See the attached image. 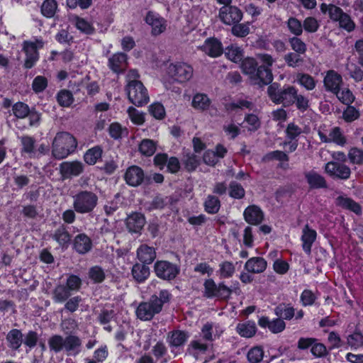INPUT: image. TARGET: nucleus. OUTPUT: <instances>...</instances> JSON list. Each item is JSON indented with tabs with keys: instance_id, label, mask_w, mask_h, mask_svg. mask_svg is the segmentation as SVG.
Wrapping results in <instances>:
<instances>
[{
	"instance_id": "1",
	"label": "nucleus",
	"mask_w": 363,
	"mask_h": 363,
	"mask_svg": "<svg viewBox=\"0 0 363 363\" xmlns=\"http://www.w3.org/2000/svg\"><path fill=\"white\" fill-rule=\"evenodd\" d=\"M48 343L50 351L55 354L63 352L68 357H76L82 352V340L75 335H53Z\"/></svg>"
},
{
	"instance_id": "2",
	"label": "nucleus",
	"mask_w": 363,
	"mask_h": 363,
	"mask_svg": "<svg viewBox=\"0 0 363 363\" xmlns=\"http://www.w3.org/2000/svg\"><path fill=\"white\" fill-rule=\"evenodd\" d=\"M77 145V140L73 135L68 132H60L52 143V155L58 160L66 158L75 152Z\"/></svg>"
},
{
	"instance_id": "3",
	"label": "nucleus",
	"mask_w": 363,
	"mask_h": 363,
	"mask_svg": "<svg viewBox=\"0 0 363 363\" xmlns=\"http://www.w3.org/2000/svg\"><path fill=\"white\" fill-rule=\"evenodd\" d=\"M280 84L272 83L267 88V94L270 99L276 104H282L284 107H289L294 104V99L298 92L297 89L291 85H285L279 89Z\"/></svg>"
},
{
	"instance_id": "4",
	"label": "nucleus",
	"mask_w": 363,
	"mask_h": 363,
	"mask_svg": "<svg viewBox=\"0 0 363 363\" xmlns=\"http://www.w3.org/2000/svg\"><path fill=\"white\" fill-rule=\"evenodd\" d=\"M72 207L79 214H91L98 204V196L91 191L80 190L73 196Z\"/></svg>"
},
{
	"instance_id": "5",
	"label": "nucleus",
	"mask_w": 363,
	"mask_h": 363,
	"mask_svg": "<svg viewBox=\"0 0 363 363\" xmlns=\"http://www.w3.org/2000/svg\"><path fill=\"white\" fill-rule=\"evenodd\" d=\"M125 91L129 101L135 106H143L149 101L147 90L139 80L130 81L125 86Z\"/></svg>"
},
{
	"instance_id": "6",
	"label": "nucleus",
	"mask_w": 363,
	"mask_h": 363,
	"mask_svg": "<svg viewBox=\"0 0 363 363\" xmlns=\"http://www.w3.org/2000/svg\"><path fill=\"white\" fill-rule=\"evenodd\" d=\"M155 276L162 280L171 283L180 274V265L168 260H157L153 266Z\"/></svg>"
},
{
	"instance_id": "7",
	"label": "nucleus",
	"mask_w": 363,
	"mask_h": 363,
	"mask_svg": "<svg viewBox=\"0 0 363 363\" xmlns=\"http://www.w3.org/2000/svg\"><path fill=\"white\" fill-rule=\"evenodd\" d=\"M203 288V295L207 298H217L228 301L233 294V290L225 285L224 281H220L216 284L215 281L211 278L205 279Z\"/></svg>"
},
{
	"instance_id": "8",
	"label": "nucleus",
	"mask_w": 363,
	"mask_h": 363,
	"mask_svg": "<svg viewBox=\"0 0 363 363\" xmlns=\"http://www.w3.org/2000/svg\"><path fill=\"white\" fill-rule=\"evenodd\" d=\"M193 67L184 62L170 63L167 69L169 77L180 84L190 80L193 76Z\"/></svg>"
},
{
	"instance_id": "9",
	"label": "nucleus",
	"mask_w": 363,
	"mask_h": 363,
	"mask_svg": "<svg viewBox=\"0 0 363 363\" xmlns=\"http://www.w3.org/2000/svg\"><path fill=\"white\" fill-rule=\"evenodd\" d=\"M325 172L334 180L346 181L350 178L352 172L347 164L340 162L330 161L325 164Z\"/></svg>"
},
{
	"instance_id": "10",
	"label": "nucleus",
	"mask_w": 363,
	"mask_h": 363,
	"mask_svg": "<svg viewBox=\"0 0 363 363\" xmlns=\"http://www.w3.org/2000/svg\"><path fill=\"white\" fill-rule=\"evenodd\" d=\"M84 164L79 160L65 161L60 164L59 171L63 180L79 177L84 171Z\"/></svg>"
},
{
	"instance_id": "11",
	"label": "nucleus",
	"mask_w": 363,
	"mask_h": 363,
	"mask_svg": "<svg viewBox=\"0 0 363 363\" xmlns=\"http://www.w3.org/2000/svg\"><path fill=\"white\" fill-rule=\"evenodd\" d=\"M160 307L150 298L148 301H142L139 303L135 310L136 316L142 321L151 320L155 315L162 311Z\"/></svg>"
},
{
	"instance_id": "12",
	"label": "nucleus",
	"mask_w": 363,
	"mask_h": 363,
	"mask_svg": "<svg viewBox=\"0 0 363 363\" xmlns=\"http://www.w3.org/2000/svg\"><path fill=\"white\" fill-rule=\"evenodd\" d=\"M219 18L222 23L228 26H232L239 23L242 19L243 13L236 6H222L219 9Z\"/></svg>"
},
{
	"instance_id": "13",
	"label": "nucleus",
	"mask_w": 363,
	"mask_h": 363,
	"mask_svg": "<svg viewBox=\"0 0 363 363\" xmlns=\"http://www.w3.org/2000/svg\"><path fill=\"white\" fill-rule=\"evenodd\" d=\"M144 21L151 27V35L153 36H157L166 30L167 21L156 12L147 11Z\"/></svg>"
},
{
	"instance_id": "14",
	"label": "nucleus",
	"mask_w": 363,
	"mask_h": 363,
	"mask_svg": "<svg viewBox=\"0 0 363 363\" xmlns=\"http://www.w3.org/2000/svg\"><path fill=\"white\" fill-rule=\"evenodd\" d=\"M125 223L129 233L141 234V231L146 223V218L143 213L135 211L128 215Z\"/></svg>"
},
{
	"instance_id": "15",
	"label": "nucleus",
	"mask_w": 363,
	"mask_h": 363,
	"mask_svg": "<svg viewBox=\"0 0 363 363\" xmlns=\"http://www.w3.org/2000/svg\"><path fill=\"white\" fill-rule=\"evenodd\" d=\"M257 323L260 328H267L273 334L281 333L286 327L285 321L277 316L270 320L268 316L262 315L259 318Z\"/></svg>"
},
{
	"instance_id": "16",
	"label": "nucleus",
	"mask_w": 363,
	"mask_h": 363,
	"mask_svg": "<svg viewBox=\"0 0 363 363\" xmlns=\"http://www.w3.org/2000/svg\"><path fill=\"white\" fill-rule=\"evenodd\" d=\"M342 83V77L340 74L333 69L327 71L323 79V84L326 91L337 94Z\"/></svg>"
},
{
	"instance_id": "17",
	"label": "nucleus",
	"mask_w": 363,
	"mask_h": 363,
	"mask_svg": "<svg viewBox=\"0 0 363 363\" xmlns=\"http://www.w3.org/2000/svg\"><path fill=\"white\" fill-rule=\"evenodd\" d=\"M274 76L272 69H266L264 66H259L250 81L259 87L262 88L272 84Z\"/></svg>"
},
{
	"instance_id": "18",
	"label": "nucleus",
	"mask_w": 363,
	"mask_h": 363,
	"mask_svg": "<svg viewBox=\"0 0 363 363\" xmlns=\"http://www.w3.org/2000/svg\"><path fill=\"white\" fill-rule=\"evenodd\" d=\"M124 179L126 184L130 186H138L145 180V174L143 169L137 165H132L127 168Z\"/></svg>"
},
{
	"instance_id": "19",
	"label": "nucleus",
	"mask_w": 363,
	"mask_h": 363,
	"mask_svg": "<svg viewBox=\"0 0 363 363\" xmlns=\"http://www.w3.org/2000/svg\"><path fill=\"white\" fill-rule=\"evenodd\" d=\"M190 337L186 330H173L168 333L167 341L170 348H179L184 346Z\"/></svg>"
},
{
	"instance_id": "20",
	"label": "nucleus",
	"mask_w": 363,
	"mask_h": 363,
	"mask_svg": "<svg viewBox=\"0 0 363 363\" xmlns=\"http://www.w3.org/2000/svg\"><path fill=\"white\" fill-rule=\"evenodd\" d=\"M202 50L209 57L216 58L223 53V46L220 40L211 37L205 40Z\"/></svg>"
},
{
	"instance_id": "21",
	"label": "nucleus",
	"mask_w": 363,
	"mask_h": 363,
	"mask_svg": "<svg viewBox=\"0 0 363 363\" xmlns=\"http://www.w3.org/2000/svg\"><path fill=\"white\" fill-rule=\"evenodd\" d=\"M93 247L91 239L84 233L77 234L72 241V249L79 255H85Z\"/></svg>"
},
{
	"instance_id": "22",
	"label": "nucleus",
	"mask_w": 363,
	"mask_h": 363,
	"mask_svg": "<svg viewBox=\"0 0 363 363\" xmlns=\"http://www.w3.org/2000/svg\"><path fill=\"white\" fill-rule=\"evenodd\" d=\"M243 217L248 224L258 225L263 221L264 215L260 207L250 205L244 210Z\"/></svg>"
},
{
	"instance_id": "23",
	"label": "nucleus",
	"mask_w": 363,
	"mask_h": 363,
	"mask_svg": "<svg viewBox=\"0 0 363 363\" xmlns=\"http://www.w3.org/2000/svg\"><path fill=\"white\" fill-rule=\"evenodd\" d=\"M316 238L317 232L315 230L310 228L308 224H306L302 230V235L301 237L302 249L306 254H311L313 244L315 241Z\"/></svg>"
},
{
	"instance_id": "24",
	"label": "nucleus",
	"mask_w": 363,
	"mask_h": 363,
	"mask_svg": "<svg viewBox=\"0 0 363 363\" xmlns=\"http://www.w3.org/2000/svg\"><path fill=\"white\" fill-rule=\"evenodd\" d=\"M62 250H67L72 241V235L67 230L65 224L60 225L55 231L52 236Z\"/></svg>"
},
{
	"instance_id": "25",
	"label": "nucleus",
	"mask_w": 363,
	"mask_h": 363,
	"mask_svg": "<svg viewBox=\"0 0 363 363\" xmlns=\"http://www.w3.org/2000/svg\"><path fill=\"white\" fill-rule=\"evenodd\" d=\"M267 262L262 257L250 258L245 264L244 269L249 273L259 274L265 271Z\"/></svg>"
},
{
	"instance_id": "26",
	"label": "nucleus",
	"mask_w": 363,
	"mask_h": 363,
	"mask_svg": "<svg viewBox=\"0 0 363 363\" xmlns=\"http://www.w3.org/2000/svg\"><path fill=\"white\" fill-rule=\"evenodd\" d=\"M131 274L137 283H144L150 275V269L148 264L137 262L132 267Z\"/></svg>"
},
{
	"instance_id": "27",
	"label": "nucleus",
	"mask_w": 363,
	"mask_h": 363,
	"mask_svg": "<svg viewBox=\"0 0 363 363\" xmlns=\"http://www.w3.org/2000/svg\"><path fill=\"white\" fill-rule=\"evenodd\" d=\"M137 257L140 262L150 264L156 258L155 248L146 244L140 245L137 250Z\"/></svg>"
},
{
	"instance_id": "28",
	"label": "nucleus",
	"mask_w": 363,
	"mask_h": 363,
	"mask_svg": "<svg viewBox=\"0 0 363 363\" xmlns=\"http://www.w3.org/2000/svg\"><path fill=\"white\" fill-rule=\"evenodd\" d=\"M127 60L128 56L125 53L117 52L109 57L108 66L114 73H123L124 71L123 67L127 63Z\"/></svg>"
},
{
	"instance_id": "29",
	"label": "nucleus",
	"mask_w": 363,
	"mask_h": 363,
	"mask_svg": "<svg viewBox=\"0 0 363 363\" xmlns=\"http://www.w3.org/2000/svg\"><path fill=\"white\" fill-rule=\"evenodd\" d=\"M274 313L284 321L291 320L295 316V308L291 303H279L274 308Z\"/></svg>"
},
{
	"instance_id": "30",
	"label": "nucleus",
	"mask_w": 363,
	"mask_h": 363,
	"mask_svg": "<svg viewBox=\"0 0 363 363\" xmlns=\"http://www.w3.org/2000/svg\"><path fill=\"white\" fill-rule=\"evenodd\" d=\"M104 153L103 147L99 145H95L89 148L83 155L84 162L88 165H94L102 159Z\"/></svg>"
},
{
	"instance_id": "31",
	"label": "nucleus",
	"mask_w": 363,
	"mask_h": 363,
	"mask_svg": "<svg viewBox=\"0 0 363 363\" xmlns=\"http://www.w3.org/2000/svg\"><path fill=\"white\" fill-rule=\"evenodd\" d=\"M336 205L344 209L349 210L357 215L362 213V207L359 203L351 198L339 196L336 199Z\"/></svg>"
},
{
	"instance_id": "32",
	"label": "nucleus",
	"mask_w": 363,
	"mask_h": 363,
	"mask_svg": "<svg viewBox=\"0 0 363 363\" xmlns=\"http://www.w3.org/2000/svg\"><path fill=\"white\" fill-rule=\"evenodd\" d=\"M152 354L156 363H167L170 360L167 348L162 341H158L152 348Z\"/></svg>"
},
{
	"instance_id": "33",
	"label": "nucleus",
	"mask_w": 363,
	"mask_h": 363,
	"mask_svg": "<svg viewBox=\"0 0 363 363\" xmlns=\"http://www.w3.org/2000/svg\"><path fill=\"white\" fill-rule=\"evenodd\" d=\"M72 23L82 33L90 35L95 33V28L92 23L81 16L74 15L72 18Z\"/></svg>"
},
{
	"instance_id": "34",
	"label": "nucleus",
	"mask_w": 363,
	"mask_h": 363,
	"mask_svg": "<svg viewBox=\"0 0 363 363\" xmlns=\"http://www.w3.org/2000/svg\"><path fill=\"white\" fill-rule=\"evenodd\" d=\"M8 347L12 350H18L23 343V333L21 330L11 329L6 335Z\"/></svg>"
},
{
	"instance_id": "35",
	"label": "nucleus",
	"mask_w": 363,
	"mask_h": 363,
	"mask_svg": "<svg viewBox=\"0 0 363 363\" xmlns=\"http://www.w3.org/2000/svg\"><path fill=\"white\" fill-rule=\"evenodd\" d=\"M211 104V100L206 94L196 93L193 96L191 106L195 110L201 112L207 111Z\"/></svg>"
},
{
	"instance_id": "36",
	"label": "nucleus",
	"mask_w": 363,
	"mask_h": 363,
	"mask_svg": "<svg viewBox=\"0 0 363 363\" xmlns=\"http://www.w3.org/2000/svg\"><path fill=\"white\" fill-rule=\"evenodd\" d=\"M320 11L323 14H328L329 18L333 21H339V18L344 14V11L339 6L333 4L322 3L320 5Z\"/></svg>"
},
{
	"instance_id": "37",
	"label": "nucleus",
	"mask_w": 363,
	"mask_h": 363,
	"mask_svg": "<svg viewBox=\"0 0 363 363\" xmlns=\"http://www.w3.org/2000/svg\"><path fill=\"white\" fill-rule=\"evenodd\" d=\"M236 330L241 337L250 338L255 336L257 328L253 320H247L242 323H238L236 327Z\"/></svg>"
},
{
	"instance_id": "38",
	"label": "nucleus",
	"mask_w": 363,
	"mask_h": 363,
	"mask_svg": "<svg viewBox=\"0 0 363 363\" xmlns=\"http://www.w3.org/2000/svg\"><path fill=\"white\" fill-rule=\"evenodd\" d=\"M306 181L311 189L327 188L325 179L316 172H308L306 174Z\"/></svg>"
},
{
	"instance_id": "39",
	"label": "nucleus",
	"mask_w": 363,
	"mask_h": 363,
	"mask_svg": "<svg viewBox=\"0 0 363 363\" xmlns=\"http://www.w3.org/2000/svg\"><path fill=\"white\" fill-rule=\"evenodd\" d=\"M221 206L218 197L214 195H208L203 202L204 211L208 214L217 213Z\"/></svg>"
},
{
	"instance_id": "40",
	"label": "nucleus",
	"mask_w": 363,
	"mask_h": 363,
	"mask_svg": "<svg viewBox=\"0 0 363 363\" xmlns=\"http://www.w3.org/2000/svg\"><path fill=\"white\" fill-rule=\"evenodd\" d=\"M240 68L243 74L248 76L249 79L254 74L259 65L257 60L254 57H247L243 58L240 62Z\"/></svg>"
},
{
	"instance_id": "41",
	"label": "nucleus",
	"mask_w": 363,
	"mask_h": 363,
	"mask_svg": "<svg viewBox=\"0 0 363 363\" xmlns=\"http://www.w3.org/2000/svg\"><path fill=\"white\" fill-rule=\"evenodd\" d=\"M225 55L229 60L238 63L243 59L244 51L238 46L230 45L226 48Z\"/></svg>"
},
{
	"instance_id": "42",
	"label": "nucleus",
	"mask_w": 363,
	"mask_h": 363,
	"mask_svg": "<svg viewBox=\"0 0 363 363\" xmlns=\"http://www.w3.org/2000/svg\"><path fill=\"white\" fill-rule=\"evenodd\" d=\"M108 132L109 136L116 140H119L122 139L124 135L128 134V128L122 127L118 122L111 123L108 126Z\"/></svg>"
},
{
	"instance_id": "43",
	"label": "nucleus",
	"mask_w": 363,
	"mask_h": 363,
	"mask_svg": "<svg viewBox=\"0 0 363 363\" xmlns=\"http://www.w3.org/2000/svg\"><path fill=\"white\" fill-rule=\"evenodd\" d=\"M57 6L56 0H44L40 6L41 14L47 18H51L55 15Z\"/></svg>"
},
{
	"instance_id": "44",
	"label": "nucleus",
	"mask_w": 363,
	"mask_h": 363,
	"mask_svg": "<svg viewBox=\"0 0 363 363\" xmlns=\"http://www.w3.org/2000/svg\"><path fill=\"white\" fill-rule=\"evenodd\" d=\"M296 81L308 91H312L316 86V81L314 77L307 73H298Z\"/></svg>"
},
{
	"instance_id": "45",
	"label": "nucleus",
	"mask_w": 363,
	"mask_h": 363,
	"mask_svg": "<svg viewBox=\"0 0 363 363\" xmlns=\"http://www.w3.org/2000/svg\"><path fill=\"white\" fill-rule=\"evenodd\" d=\"M56 100L62 107H69L74 102V96L71 91L61 89L56 95Z\"/></svg>"
},
{
	"instance_id": "46",
	"label": "nucleus",
	"mask_w": 363,
	"mask_h": 363,
	"mask_svg": "<svg viewBox=\"0 0 363 363\" xmlns=\"http://www.w3.org/2000/svg\"><path fill=\"white\" fill-rule=\"evenodd\" d=\"M183 164L188 172H192L200 165V159L195 154L189 152L184 155Z\"/></svg>"
},
{
	"instance_id": "47",
	"label": "nucleus",
	"mask_w": 363,
	"mask_h": 363,
	"mask_svg": "<svg viewBox=\"0 0 363 363\" xmlns=\"http://www.w3.org/2000/svg\"><path fill=\"white\" fill-rule=\"evenodd\" d=\"M12 112L16 118L23 119L29 116L30 113V109L27 104L22 101H18L13 104Z\"/></svg>"
},
{
	"instance_id": "48",
	"label": "nucleus",
	"mask_w": 363,
	"mask_h": 363,
	"mask_svg": "<svg viewBox=\"0 0 363 363\" xmlns=\"http://www.w3.org/2000/svg\"><path fill=\"white\" fill-rule=\"evenodd\" d=\"M141 155L145 157L153 155L156 151V143L150 139H143L138 146Z\"/></svg>"
},
{
	"instance_id": "49",
	"label": "nucleus",
	"mask_w": 363,
	"mask_h": 363,
	"mask_svg": "<svg viewBox=\"0 0 363 363\" xmlns=\"http://www.w3.org/2000/svg\"><path fill=\"white\" fill-rule=\"evenodd\" d=\"M88 277L94 284H101L105 280L106 274L101 266L95 265L89 268Z\"/></svg>"
},
{
	"instance_id": "50",
	"label": "nucleus",
	"mask_w": 363,
	"mask_h": 363,
	"mask_svg": "<svg viewBox=\"0 0 363 363\" xmlns=\"http://www.w3.org/2000/svg\"><path fill=\"white\" fill-rule=\"evenodd\" d=\"M235 272V265L232 262L224 261L219 264L218 274L220 279L231 278Z\"/></svg>"
},
{
	"instance_id": "51",
	"label": "nucleus",
	"mask_w": 363,
	"mask_h": 363,
	"mask_svg": "<svg viewBox=\"0 0 363 363\" xmlns=\"http://www.w3.org/2000/svg\"><path fill=\"white\" fill-rule=\"evenodd\" d=\"M71 296V291L63 284L57 285L53 291V298L57 303H63Z\"/></svg>"
},
{
	"instance_id": "52",
	"label": "nucleus",
	"mask_w": 363,
	"mask_h": 363,
	"mask_svg": "<svg viewBox=\"0 0 363 363\" xmlns=\"http://www.w3.org/2000/svg\"><path fill=\"white\" fill-rule=\"evenodd\" d=\"M299 36L289 37L288 42L294 52L298 54H305L307 51V45Z\"/></svg>"
},
{
	"instance_id": "53",
	"label": "nucleus",
	"mask_w": 363,
	"mask_h": 363,
	"mask_svg": "<svg viewBox=\"0 0 363 363\" xmlns=\"http://www.w3.org/2000/svg\"><path fill=\"white\" fill-rule=\"evenodd\" d=\"M229 196L234 199H242L245 196V190L243 186L234 181L229 184Z\"/></svg>"
},
{
	"instance_id": "54",
	"label": "nucleus",
	"mask_w": 363,
	"mask_h": 363,
	"mask_svg": "<svg viewBox=\"0 0 363 363\" xmlns=\"http://www.w3.org/2000/svg\"><path fill=\"white\" fill-rule=\"evenodd\" d=\"M289 30L294 36H300L303 33V23L296 17H289L286 21Z\"/></svg>"
},
{
	"instance_id": "55",
	"label": "nucleus",
	"mask_w": 363,
	"mask_h": 363,
	"mask_svg": "<svg viewBox=\"0 0 363 363\" xmlns=\"http://www.w3.org/2000/svg\"><path fill=\"white\" fill-rule=\"evenodd\" d=\"M231 28V33L233 35L237 38H245L246 37L250 32V23H235L232 25Z\"/></svg>"
},
{
	"instance_id": "56",
	"label": "nucleus",
	"mask_w": 363,
	"mask_h": 363,
	"mask_svg": "<svg viewBox=\"0 0 363 363\" xmlns=\"http://www.w3.org/2000/svg\"><path fill=\"white\" fill-rule=\"evenodd\" d=\"M32 89L35 94L43 92L48 86V80L45 76H36L32 82Z\"/></svg>"
},
{
	"instance_id": "57",
	"label": "nucleus",
	"mask_w": 363,
	"mask_h": 363,
	"mask_svg": "<svg viewBox=\"0 0 363 363\" xmlns=\"http://www.w3.org/2000/svg\"><path fill=\"white\" fill-rule=\"evenodd\" d=\"M264 357V350L262 346H254L248 351L247 358L250 363H259Z\"/></svg>"
},
{
	"instance_id": "58",
	"label": "nucleus",
	"mask_w": 363,
	"mask_h": 363,
	"mask_svg": "<svg viewBox=\"0 0 363 363\" xmlns=\"http://www.w3.org/2000/svg\"><path fill=\"white\" fill-rule=\"evenodd\" d=\"M44 43L42 40H36L35 42L25 40L23 44V50L25 54H39L38 50L43 48Z\"/></svg>"
},
{
	"instance_id": "59",
	"label": "nucleus",
	"mask_w": 363,
	"mask_h": 363,
	"mask_svg": "<svg viewBox=\"0 0 363 363\" xmlns=\"http://www.w3.org/2000/svg\"><path fill=\"white\" fill-rule=\"evenodd\" d=\"M338 23L339 27L348 33L352 32L356 27L354 21L352 19L351 16L347 13L344 14L339 18Z\"/></svg>"
},
{
	"instance_id": "60",
	"label": "nucleus",
	"mask_w": 363,
	"mask_h": 363,
	"mask_svg": "<svg viewBox=\"0 0 363 363\" xmlns=\"http://www.w3.org/2000/svg\"><path fill=\"white\" fill-rule=\"evenodd\" d=\"M329 137L330 143L333 142L340 146H344L347 143V139L340 127L333 128L329 133Z\"/></svg>"
},
{
	"instance_id": "61",
	"label": "nucleus",
	"mask_w": 363,
	"mask_h": 363,
	"mask_svg": "<svg viewBox=\"0 0 363 363\" xmlns=\"http://www.w3.org/2000/svg\"><path fill=\"white\" fill-rule=\"evenodd\" d=\"M172 296L171 293L168 290L162 289L159 293V296L154 294L152 295L150 298L155 303L160 306V308H161L162 311L164 304L169 303L172 298Z\"/></svg>"
},
{
	"instance_id": "62",
	"label": "nucleus",
	"mask_w": 363,
	"mask_h": 363,
	"mask_svg": "<svg viewBox=\"0 0 363 363\" xmlns=\"http://www.w3.org/2000/svg\"><path fill=\"white\" fill-rule=\"evenodd\" d=\"M347 343L352 350H357L363 346V334L360 331H354L347 337Z\"/></svg>"
},
{
	"instance_id": "63",
	"label": "nucleus",
	"mask_w": 363,
	"mask_h": 363,
	"mask_svg": "<svg viewBox=\"0 0 363 363\" xmlns=\"http://www.w3.org/2000/svg\"><path fill=\"white\" fill-rule=\"evenodd\" d=\"M301 55L295 52H289L284 55V60L288 67L294 68L303 62Z\"/></svg>"
},
{
	"instance_id": "64",
	"label": "nucleus",
	"mask_w": 363,
	"mask_h": 363,
	"mask_svg": "<svg viewBox=\"0 0 363 363\" xmlns=\"http://www.w3.org/2000/svg\"><path fill=\"white\" fill-rule=\"evenodd\" d=\"M348 157L352 164H363V150L357 147H352L348 152Z\"/></svg>"
}]
</instances>
